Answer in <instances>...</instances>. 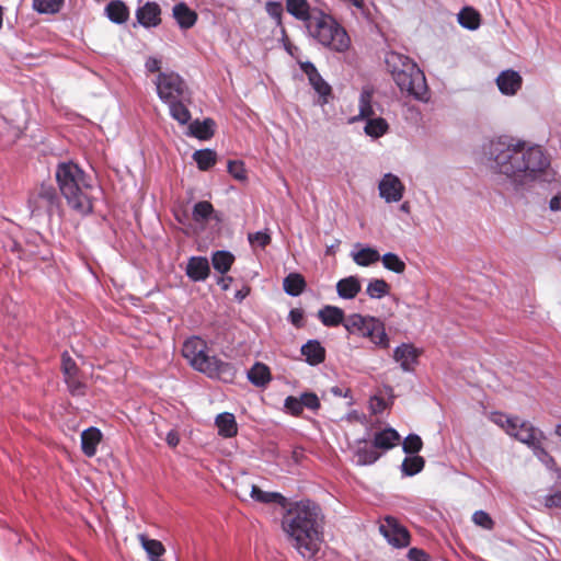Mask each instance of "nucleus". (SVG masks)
<instances>
[{"label": "nucleus", "mask_w": 561, "mask_h": 561, "mask_svg": "<svg viewBox=\"0 0 561 561\" xmlns=\"http://www.w3.org/2000/svg\"><path fill=\"white\" fill-rule=\"evenodd\" d=\"M485 156L490 169L504 175L515 192L523 191L537 180L552 184V188L561 184L548 170L550 161L539 145L528 146L524 140L500 136L488 144Z\"/></svg>", "instance_id": "obj_1"}, {"label": "nucleus", "mask_w": 561, "mask_h": 561, "mask_svg": "<svg viewBox=\"0 0 561 561\" xmlns=\"http://www.w3.org/2000/svg\"><path fill=\"white\" fill-rule=\"evenodd\" d=\"M323 517L321 506L310 499H290L282 510V530L290 546L305 559H312L319 551Z\"/></svg>", "instance_id": "obj_2"}, {"label": "nucleus", "mask_w": 561, "mask_h": 561, "mask_svg": "<svg viewBox=\"0 0 561 561\" xmlns=\"http://www.w3.org/2000/svg\"><path fill=\"white\" fill-rule=\"evenodd\" d=\"M55 178L59 193L70 209L83 217L93 213L95 199L93 193L96 187L91 176L78 163L71 160L59 162L55 170Z\"/></svg>", "instance_id": "obj_3"}, {"label": "nucleus", "mask_w": 561, "mask_h": 561, "mask_svg": "<svg viewBox=\"0 0 561 561\" xmlns=\"http://www.w3.org/2000/svg\"><path fill=\"white\" fill-rule=\"evenodd\" d=\"M385 62L396 84L417 101H426L428 88L424 72L408 56L397 51L386 54Z\"/></svg>", "instance_id": "obj_4"}, {"label": "nucleus", "mask_w": 561, "mask_h": 561, "mask_svg": "<svg viewBox=\"0 0 561 561\" xmlns=\"http://www.w3.org/2000/svg\"><path fill=\"white\" fill-rule=\"evenodd\" d=\"M304 27L310 38L330 50L345 53L351 46L346 30L333 15L319 8H314L313 15L304 24Z\"/></svg>", "instance_id": "obj_5"}, {"label": "nucleus", "mask_w": 561, "mask_h": 561, "mask_svg": "<svg viewBox=\"0 0 561 561\" xmlns=\"http://www.w3.org/2000/svg\"><path fill=\"white\" fill-rule=\"evenodd\" d=\"M344 328L350 334L369 339L379 348H388L390 345L385 322L377 317L352 313L346 318Z\"/></svg>", "instance_id": "obj_6"}, {"label": "nucleus", "mask_w": 561, "mask_h": 561, "mask_svg": "<svg viewBox=\"0 0 561 561\" xmlns=\"http://www.w3.org/2000/svg\"><path fill=\"white\" fill-rule=\"evenodd\" d=\"M60 193L49 183H42L28 196L27 207L31 216L51 218L54 215L62 214Z\"/></svg>", "instance_id": "obj_7"}, {"label": "nucleus", "mask_w": 561, "mask_h": 561, "mask_svg": "<svg viewBox=\"0 0 561 561\" xmlns=\"http://www.w3.org/2000/svg\"><path fill=\"white\" fill-rule=\"evenodd\" d=\"M160 101L191 100V91L185 80L174 71H160L154 81Z\"/></svg>", "instance_id": "obj_8"}, {"label": "nucleus", "mask_w": 561, "mask_h": 561, "mask_svg": "<svg viewBox=\"0 0 561 561\" xmlns=\"http://www.w3.org/2000/svg\"><path fill=\"white\" fill-rule=\"evenodd\" d=\"M379 533L396 549H402L410 545V531L394 516L385 517V523L379 526Z\"/></svg>", "instance_id": "obj_9"}, {"label": "nucleus", "mask_w": 561, "mask_h": 561, "mask_svg": "<svg viewBox=\"0 0 561 561\" xmlns=\"http://www.w3.org/2000/svg\"><path fill=\"white\" fill-rule=\"evenodd\" d=\"M299 67L307 76L309 84L318 94V104H328L332 96V87L323 79L314 64L310 60L300 61Z\"/></svg>", "instance_id": "obj_10"}, {"label": "nucleus", "mask_w": 561, "mask_h": 561, "mask_svg": "<svg viewBox=\"0 0 561 561\" xmlns=\"http://www.w3.org/2000/svg\"><path fill=\"white\" fill-rule=\"evenodd\" d=\"M370 439V432L366 431L365 435L354 440L353 450V462L359 467L371 466L379 460L382 453L377 451V448L368 446Z\"/></svg>", "instance_id": "obj_11"}, {"label": "nucleus", "mask_w": 561, "mask_h": 561, "mask_svg": "<svg viewBox=\"0 0 561 561\" xmlns=\"http://www.w3.org/2000/svg\"><path fill=\"white\" fill-rule=\"evenodd\" d=\"M378 190L386 203H397L402 199L405 188L398 175L388 172L379 181Z\"/></svg>", "instance_id": "obj_12"}, {"label": "nucleus", "mask_w": 561, "mask_h": 561, "mask_svg": "<svg viewBox=\"0 0 561 561\" xmlns=\"http://www.w3.org/2000/svg\"><path fill=\"white\" fill-rule=\"evenodd\" d=\"M421 354L422 351L412 343H401L394 347L392 357L396 362L400 363V368L404 373H413L414 366L419 364Z\"/></svg>", "instance_id": "obj_13"}, {"label": "nucleus", "mask_w": 561, "mask_h": 561, "mask_svg": "<svg viewBox=\"0 0 561 561\" xmlns=\"http://www.w3.org/2000/svg\"><path fill=\"white\" fill-rule=\"evenodd\" d=\"M188 364L197 371L214 378L218 377L222 371L226 364L218 359L216 356H210L207 351L197 352L196 363L188 362Z\"/></svg>", "instance_id": "obj_14"}, {"label": "nucleus", "mask_w": 561, "mask_h": 561, "mask_svg": "<svg viewBox=\"0 0 561 561\" xmlns=\"http://www.w3.org/2000/svg\"><path fill=\"white\" fill-rule=\"evenodd\" d=\"M136 10L137 22L145 28L157 27L161 23V9L154 1H147L141 5V0L138 1Z\"/></svg>", "instance_id": "obj_15"}, {"label": "nucleus", "mask_w": 561, "mask_h": 561, "mask_svg": "<svg viewBox=\"0 0 561 561\" xmlns=\"http://www.w3.org/2000/svg\"><path fill=\"white\" fill-rule=\"evenodd\" d=\"M250 496L256 503L268 506H278L280 510L287 506L290 500L289 497L283 495L280 492L265 491L256 484L251 485Z\"/></svg>", "instance_id": "obj_16"}, {"label": "nucleus", "mask_w": 561, "mask_h": 561, "mask_svg": "<svg viewBox=\"0 0 561 561\" xmlns=\"http://www.w3.org/2000/svg\"><path fill=\"white\" fill-rule=\"evenodd\" d=\"M499 91L503 95H515L522 88L523 78L520 73L513 69L502 70L495 79Z\"/></svg>", "instance_id": "obj_17"}, {"label": "nucleus", "mask_w": 561, "mask_h": 561, "mask_svg": "<svg viewBox=\"0 0 561 561\" xmlns=\"http://www.w3.org/2000/svg\"><path fill=\"white\" fill-rule=\"evenodd\" d=\"M300 353L309 366H318L325 360L327 351L317 339H310L300 347Z\"/></svg>", "instance_id": "obj_18"}, {"label": "nucleus", "mask_w": 561, "mask_h": 561, "mask_svg": "<svg viewBox=\"0 0 561 561\" xmlns=\"http://www.w3.org/2000/svg\"><path fill=\"white\" fill-rule=\"evenodd\" d=\"M320 322L328 328H336L343 325L346 321L345 312L342 308L332 305H325L318 310L317 313Z\"/></svg>", "instance_id": "obj_19"}, {"label": "nucleus", "mask_w": 561, "mask_h": 561, "mask_svg": "<svg viewBox=\"0 0 561 561\" xmlns=\"http://www.w3.org/2000/svg\"><path fill=\"white\" fill-rule=\"evenodd\" d=\"M354 262L359 266H370L380 260V254L377 249L368 245L356 243L354 250L351 252Z\"/></svg>", "instance_id": "obj_20"}, {"label": "nucleus", "mask_w": 561, "mask_h": 561, "mask_svg": "<svg viewBox=\"0 0 561 561\" xmlns=\"http://www.w3.org/2000/svg\"><path fill=\"white\" fill-rule=\"evenodd\" d=\"M210 272L209 262L204 256H192L186 265V275L193 282H204Z\"/></svg>", "instance_id": "obj_21"}, {"label": "nucleus", "mask_w": 561, "mask_h": 561, "mask_svg": "<svg viewBox=\"0 0 561 561\" xmlns=\"http://www.w3.org/2000/svg\"><path fill=\"white\" fill-rule=\"evenodd\" d=\"M400 434L393 427H385L375 433L373 438V445L377 449L388 451L392 449L400 442Z\"/></svg>", "instance_id": "obj_22"}, {"label": "nucleus", "mask_w": 561, "mask_h": 561, "mask_svg": "<svg viewBox=\"0 0 561 561\" xmlns=\"http://www.w3.org/2000/svg\"><path fill=\"white\" fill-rule=\"evenodd\" d=\"M172 15L182 30L193 27L197 21V13L185 2L176 3L172 9Z\"/></svg>", "instance_id": "obj_23"}, {"label": "nucleus", "mask_w": 561, "mask_h": 561, "mask_svg": "<svg viewBox=\"0 0 561 561\" xmlns=\"http://www.w3.org/2000/svg\"><path fill=\"white\" fill-rule=\"evenodd\" d=\"M102 436L101 430L95 426H90L81 433V449L87 457H93L96 454Z\"/></svg>", "instance_id": "obj_24"}, {"label": "nucleus", "mask_w": 561, "mask_h": 561, "mask_svg": "<svg viewBox=\"0 0 561 561\" xmlns=\"http://www.w3.org/2000/svg\"><path fill=\"white\" fill-rule=\"evenodd\" d=\"M24 240V249H26V251H24L25 257L36 256L43 260L47 259V254L42 251V249L46 247V242L41 233L36 231L27 232L25 233Z\"/></svg>", "instance_id": "obj_25"}, {"label": "nucleus", "mask_w": 561, "mask_h": 561, "mask_svg": "<svg viewBox=\"0 0 561 561\" xmlns=\"http://www.w3.org/2000/svg\"><path fill=\"white\" fill-rule=\"evenodd\" d=\"M215 127L216 124L213 118L195 119L190 122L187 135L199 140H208L214 136Z\"/></svg>", "instance_id": "obj_26"}, {"label": "nucleus", "mask_w": 561, "mask_h": 561, "mask_svg": "<svg viewBox=\"0 0 561 561\" xmlns=\"http://www.w3.org/2000/svg\"><path fill=\"white\" fill-rule=\"evenodd\" d=\"M272 380V373L270 367L261 362H255L253 366L248 369V381L259 388L266 387Z\"/></svg>", "instance_id": "obj_27"}, {"label": "nucleus", "mask_w": 561, "mask_h": 561, "mask_svg": "<svg viewBox=\"0 0 561 561\" xmlns=\"http://www.w3.org/2000/svg\"><path fill=\"white\" fill-rule=\"evenodd\" d=\"M314 8L307 0H286L287 12L304 24L313 15Z\"/></svg>", "instance_id": "obj_28"}, {"label": "nucleus", "mask_w": 561, "mask_h": 561, "mask_svg": "<svg viewBox=\"0 0 561 561\" xmlns=\"http://www.w3.org/2000/svg\"><path fill=\"white\" fill-rule=\"evenodd\" d=\"M163 103L168 105L170 116L180 125H186L191 122L192 115L187 107V103H191V100H173Z\"/></svg>", "instance_id": "obj_29"}, {"label": "nucleus", "mask_w": 561, "mask_h": 561, "mask_svg": "<svg viewBox=\"0 0 561 561\" xmlns=\"http://www.w3.org/2000/svg\"><path fill=\"white\" fill-rule=\"evenodd\" d=\"M360 289L362 285L357 276H348L336 283V293L342 299H354Z\"/></svg>", "instance_id": "obj_30"}, {"label": "nucleus", "mask_w": 561, "mask_h": 561, "mask_svg": "<svg viewBox=\"0 0 561 561\" xmlns=\"http://www.w3.org/2000/svg\"><path fill=\"white\" fill-rule=\"evenodd\" d=\"M106 18L115 23L123 24L128 20L129 10L126 3L122 0H112L105 7Z\"/></svg>", "instance_id": "obj_31"}, {"label": "nucleus", "mask_w": 561, "mask_h": 561, "mask_svg": "<svg viewBox=\"0 0 561 561\" xmlns=\"http://www.w3.org/2000/svg\"><path fill=\"white\" fill-rule=\"evenodd\" d=\"M307 287L305 277L297 272L289 273L283 279V289L290 297L300 296Z\"/></svg>", "instance_id": "obj_32"}, {"label": "nucleus", "mask_w": 561, "mask_h": 561, "mask_svg": "<svg viewBox=\"0 0 561 561\" xmlns=\"http://www.w3.org/2000/svg\"><path fill=\"white\" fill-rule=\"evenodd\" d=\"M215 425L218 428V434L226 438L233 437L238 432L236 417L229 412L218 414L215 420Z\"/></svg>", "instance_id": "obj_33"}, {"label": "nucleus", "mask_w": 561, "mask_h": 561, "mask_svg": "<svg viewBox=\"0 0 561 561\" xmlns=\"http://www.w3.org/2000/svg\"><path fill=\"white\" fill-rule=\"evenodd\" d=\"M457 21L463 28L474 31L481 24V15L472 7H463L457 14Z\"/></svg>", "instance_id": "obj_34"}, {"label": "nucleus", "mask_w": 561, "mask_h": 561, "mask_svg": "<svg viewBox=\"0 0 561 561\" xmlns=\"http://www.w3.org/2000/svg\"><path fill=\"white\" fill-rule=\"evenodd\" d=\"M206 342L198 336H191L182 345V355L188 362L196 363L197 352L207 351Z\"/></svg>", "instance_id": "obj_35"}, {"label": "nucleus", "mask_w": 561, "mask_h": 561, "mask_svg": "<svg viewBox=\"0 0 561 561\" xmlns=\"http://www.w3.org/2000/svg\"><path fill=\"white\" fill-rule=\"evenodd\" d=\"M425 467V459L420 455H405L400 470L403 477H414Z\"/></svg>", "instance_id": "obj_36"}, {"label": "nucleus", "mask_w": 561, "mask_h": 561, "mask_svg": "<svg viewBox=\"0 0 561 561\" xmlns=\"http://www.w3.org/2000/svg\"><path fill=\"white\" fill-rule=\"evenodd\" d=\"M365 122L366 124L364 127V131L367 136L371 137L373 139H378L382 137L389 130L388 122L381 116H375Z\"/></svg>", "instance_id": "obj_37"}, {"label": "nucleus", "mask_w": 561, "mask_h": 561, "mask_svg": "<svg viewBox=\"0 0 561 561\" xmlns=\"http://www.w3.org/2000/svg\"><path fill=\"white\" fill-rule=\"evenodd\" d=\"M193 159L199 170L207 171L216 164L217 152L209 148L199 149L193 153Z\"/></svg>", "instance_id": "obj_38"}, {"label": "nucleus", "mask_w": 561, "mask_h": 561, "mask_svg": "<svg viewBox=\"0 0 561 561\" xmlns=\"http://www.w3.org/2000/svg\"><path fill=\"white\" fill-rule=\"evenodd\" d=\"M233 261V254L226 250L216 251L211 255L213 267L220 274L227 273L230 270Z\"/></svg>", "instance_id": "obj_39"}, {"label": "nucleus", "mask_w": 561, "mask_h": 561, "mask_svg": "<svg viewBox=\"0 0 561 561\" xmlns=\"http://www.w3.org/2000/svg\"><path fill=\"white\" fill-rule=\"evenodd\" d=\"M518 442L526 444L528 447L533 448L534 445L539 443V440L535 437V427L528 422H520L519 427L512 436Z\"/></svg>", "instance_id": "obj_40"}, {"label": "nucleus", "mask_w": 561, "mask_h": 561, "mask_svg": "<svg viewBox=\"0 0 561 561\" xmlns=\"http://www.w3.org/2000/svg\"><path fill=\"white\" fill-rule=\"evenodd\" d=\"M139 539L150 561L161 558V556L165 552V548L161 541L157 539H150L145 535H140Z\"/></svg>", "instance_id": "obj_41"}, {"label": "nucleus", "mask_w": 561, "mask_h": 561, "mask_svg": "<svg viewBox=\"0 0 561 561\" xmlns=\"http://www.w3.org/2000/svg\"><path fill=\"white\" fill-rule=\"evenodd\" d=\"M390 291V285L383 278H373L366 287V294L371 299H381Z\"/></svg>", "instance_id": "obj_42"}, {"label": "nucleus", "mask_w": 561, "mask_h": 561, "mask_svg": "<svg viewBox=\"0 0 561 561\" xmlns=\"http://www.w3.org/2000/svg\"><path fill=\"white\" fill-rule=\"evenodd\" d=\"M382 265L386 270L391 271L396 274H402L405 271L404 261L393 252H387L382 256H380Z\"/></svg>", "instance_id": "obj_43"}, {"label": "nucleus", "mask_w": 561, "mask_h": 561, "mask_svg": "<svg viewBox=\"0 0 561 561\" xmlns=\"http://www.w3.org/2000/svg\"><path fill=\"white\" fill-rule=\"evenodd\" d=\"M374 115L375 112L371 105V93L364 90L359 96V113L358 116L354 118V121H367L375 117Z\"/></svg>", "instance_id": "obj_44"}, {"label": "nucleus", "mask_w": 561, "mask_h": 561, "mask_svg": "<svg viewBox=\"0 0 561 561\" xmlns=\"http://www.w3.org/2000/svg\"><path fill=\"white\" fill-rule=\"evenodd\" d=\"M65 0H33V9L39 14H55L60 11Z\"/></svg>", "instance_id": "obj_45"}, {"label": "nucleus", "mask_w": 561, "mask_h": 561, "mask_svg": "<svg viewBox=\"0 0 561 561\" xmlns=\"http://www.w3.org/2000/svg\"><path fill=\"white\" fill-rule=\"evenodd\" d=\"M214 214L213 205L207 201L197 202L192 211V217L196 222L207 221Z\"/></svg>", "instance_id": "obj_46"}, {"label": "nucleus", "mask_w": 561, "mask_h": 561, "mask_svg": "<svg viewBox=\"0 0 561 561\" xmlns=\"http://www.w3.org/2000/svg\"><path fill=\"white\" fill-rule=\"evenodd\" d=\"M423 448V440L420 435L410 433L403 440L402 450L405 455H419Z\"/></svg>", "instance_id": "obj_47"}, {"label": "nucleus", "mask_w": 561, "mask_h": 561, "mask_svg": "<svg viewBox=\"0 0 561 561\" xmlns=\"http://www.w3.org/2000/svg\"><path fill=\"white\" fill-rule=\"evenodd\" d=\"M68 391L73 397H83L87 392V385L81 381L78 375L64 376Z\"/></svg>", "instance_id": "obj_48"}, {"label": "nucleus", "mask_w": 561, "mask_h": 561, "mask_svg": "<svg viewBox=\"0 0 561 561\" xmlns=\"http://www.w3.org/2000/svg\"><path fill=\"white\" fill-rule=\"evenodd\" d=\"M271 234L268 229L259 230L254 233H248V243L252 248L264 249L266 245L271 243Z\"/></svg>", "instance_id": "obj_49"}, {"label": "nucleus", "mask_w": 561, "mask_h": 561, "mask_svg": "<svg viewBox=\"0 0 561 561\" xmlns=\"http://www.w3.org/2000/svg\"><path fill=\"white\" fill-rule=\"evenodd\" d=\"M284 411L289 415L300 416L304 411L300 397H286L284 400Z\"/></svg>", "instance_id": "obj_50"}, {"label": "nucleus", "mask_w": 561, "mask_h": 561, "mask_svg": "<svg viewBox=\"0 0 561 561\" xmlns=\"http://www.w3.org/2000/svg\"><path fill=\"white\" fill-rule=\"evenodd\" d=\"M534 455L537 457V459L543 465L546 466L548 469L552 470L553 467L556 466V460L554 458L549 454V451H547L542 445L539 443H537L536 445H534V447L531 448Z\"/></svg>", "instance_id": "obj_51"}, {"label": "nucleus", "mask_w": 561, "mask_h": 561, "mask_svg": "<svg viewBox=\"0 0 561 561\" xmlns=\"http://www.w3.org/2000/svg\"><path fill=\"white\" fill-rule=\"evenodd\" d=\"M472 522L485 530H492L494 527V520L490 514L483 510H478L473 513Z\"/></svg>", "instance_id": "obj_52"}, {"label": "nucleus", "mask_w": 561, "mask_h": 561, "mask_svg": "<svg viewBox=\"0 0 561 561\" xmlns=\"http://www.w3.org/2000/svg\"><path fill=\"white\" fill-rule=\"evenodd\" d=\"M302 408L317 412L321 408L320 399L312 391H305L300 396Z\"/></svg>", "instance_id": "obj_53"}, {"label": "nucleus", "mask_w": 561, "mask_h": 561, "mask_svg": "<svg viewBox=\"0 0 561 561\" xmlns=\"http://www.w3.org/2000/svg\"><path fill=\"white\" fill-rule=\"evenodd\" d=\"M61 371L64 376L68 375H79V367L75 359L70 356V354L65 351L61 354Z\"/></svg>", "instance_id": "obj_54"}, {"label": "nucleus", "mask_w": 561, "mask_h": 561, "mask_svg": "<svg viewBox=\"0 0 561 561\" xmlns=\"http://www.w3.org/2000/svg\"><path fill=\"white\" fill-rule=\"evenodd\" d=\"M228 172L237 180H245V164L242 161H229Z\"/></svg>", "instance_id": "obj_55"}, {"label": "nucleus", "mask_w": 561, "mask_h": 561, "mask_svg": "<svg viewBox=\"0 0 561 561\" xmlns=\"http://www.w3.org/2000/svg\"><path fill=\"white\" fill-rule=\"evenodd\" d=\"M266 12L272 19L276 20L277 24H280L284 8L279 1H268L266 3Z\"/></svg>", "instance_id": "obj_56"}, {"label": "nucleus", "mask_w": 561, "mask_h": 561, "mask_svg": "<svg viewBox=\"0 0 561 561\" xmlns=\"http://www.w3.org/2000/svg\"><path fill=\"white\" fill-rule=\"evenodd\" d=\"M288 321L297 329L305 325V312L301 308H294L288 313Z\"/></svg>", "instance_id": "obj_57"}, {"label": "nucleus", "mask_w": 561, "mask_h": 561, "mask_svg": "<svg viewBox=\"0 0 561 561\" xmlns=\"http://www.w3.org/2000/svg\"><path fill=\"white\" fill-rule=\"evenodd\" d=\"M263 457L267 461L276 460L280 458V450L274 442H268L266 446L263 448Z\"/></svg>", "instance_id": "obj_58"}, {"label": "nucleus", "mask_w": 561, "mask_h": 561, "mask_svg": "<svg viewBox=\"0 0 561 561\" xmlns=\"http://www.w3.org/2000/svg\"><path fill=\"white\" fill-rule=\"evenodd\" d=\"M407 558L409 561H431L430 554L417 547L410 548Z\"/></svg>", "instance_id": "obj_59"}, {"label": "nucleus", "mask_w": 561, "mask_h": 561, "mask_svg": "<svg viewBox=\"0 0 561 561\" xmlns=\"http://www.w3.org/2000/svg\"><path fill=\"white\" fill-rule=\"evenodd\" d=\"M545 505L549 508H560L561 510V491L556 490L545 496Z\"/></svg>", "instance_id": "obj_60"}, {"label": "nucleus", "mask_w": 561, "mask_h": 561, "mask_svg": "<svg viewBox=\"0 0 561 561\" xmlns=\"http://www.w3.org/2000/svg\"><path fill=\"white\" fill-rule=\"evenodd\" d=\"M519 419L517 416H506L505 419V425L503 426V430L508 434L510 436H513L517 428L519 427Z\"/></svg>", "instance_id": "obj_61"}, {"label": "nucleus", "mask_w": 561, "mask_h": 561, "mask_svg": "<svg viewBox=\"0 0 561 561\" xmlns=\"http://www.w3.org/2000/svg\"><path fill=\"white\" fill-rule=\"evenodd\" d=\"M330 392L335 396V397H342V398H348L350 401H348V405H352L354 404V400H353V396H352V391L350 388H342L340 386H333L331 389H330Z\"/></svg>", "instance_id": "obj_62"}, {"label": "nucleus", "mask_w": 561, "mask_h": 561, "mask_svg": "<svg viewBox=\"0 0 561 561\" xmlns=\"http://www.w3.org/2000/svg\"><path fill=\"white\" fill-rule=\"evenodd\" d=\"M145 68L148 72H157L161 68V60L156 57H149L145 62Z\"/></svg>", "instance_id": "obj_63"}, {"label": "nucleus", "mask_w": 561, "mask_h": 561, "mask_svg": "<svg viewBox=\"0 0 561 561\" xmlns=\"http://www.w3.org/2000/svg\"><path fill=\"white\" fill-rule=\"evenodd\" d=\"M549 209L553 213H561V193L558 192L549 201Z\"/></svg>", "instance_id": "obj_64"}]
</instances>
